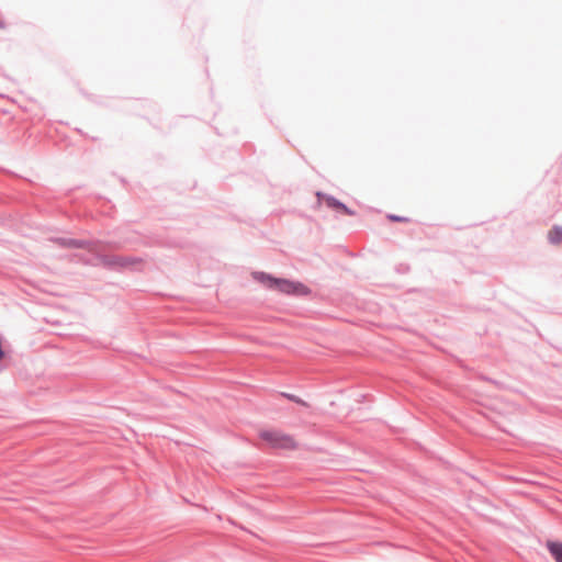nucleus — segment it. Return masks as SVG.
Wrapping results in <instances>:
<instances>
[{
  "mask_svg": "<svg viewBox=\"0 0 562 562\" xmlns=\"http://www.w3.org/2000/svg\"><path fill=\"white\" fill-rule=\"evenodd\" d=\"M390 220L396 221V222H408V218H406V217H398V216H394V215H390Z\"/></svg>",
  "mask_w": 562,
  "mask_h": 562,
  "instance_id": "obj_6",
  "label": "nucleus"
},
{
  "mask_svg": "<svg viewBox=\"0 0 562 562\" xmlns=\"http://www.w3.org/2000/svg\"><path fill=\"white\" fill-rule=\"evenodd\" d=\"M324 201L325 203L329 206V207H333V209H336V210H339L346 214H349V215H352L353 212H351L346 205H344L342 203H340L339 201H337L336 199L331 198V196H326L324 198Z\"/></svg>",
  "mask_w": 562,
  "mask_h": 562,
  "instance_id": "obj_3",
  "label": "nucleus"
},
{
  "mask_svg": "<svg viewBox=\"0 0 562 562\" xmlns=\"http://www.w3.org/2000/svg\"><path fill=\"white\" fill-rule=\"evenodd\" d=\"M548 238L553 244L562 241V227L552 228L548 234Z\"/></svg>",
  "mask_w": 562,
  "mask_h": 562,
  "instance_id": "obj_5",
  "label": "nucleus"
},
{
  "mask_svg": "<svg viewBox=\"0 0 562 562\" xmlns=\"http://www.w3.org/2000/svg\"><path fill=\"white\" fill-rule=\"evenodd\" d=\"M547 546L554 560L562 562V543L549 541Z\"/></svg>",
  "mask_w": 562,
  "mask_h": 562,
  "instance_id": "obj_4",
  "label": "nucleus"
},
{
  "mask_svg": "<svg viewBox=\"0 0 562 562\" xmlns=\"http://www.w3.org/2000/svg\"><path fill=\"white\" fill-rule=\"evenodd\" d=\"M252 278L267 289L276 290L288 295L305 296L311 292L310 289L301 282L274 278L265 272H252Z\"/></svg>",
  "mask_w": 562,
  "mask_h": 562,
  "instance_id": "obj_1",
  "label": "nucleus"
},
{
  "mask_svg": "<svg viewBox=\"0 0 562 562\" xmlns=\"http://www.w3.org/2000/svg\"><path fill=\"white\" fill-rule=\"evenodd\" d=\"M259 438L271 449L293 451L299 448L297 440L292 435L278 429H261Z\"/></svg>",
  "mask_w": 562,
  "mask_h": 562,
  "instance_id": "obj_2",
  "label": "nucleus"
}]
</instances>
